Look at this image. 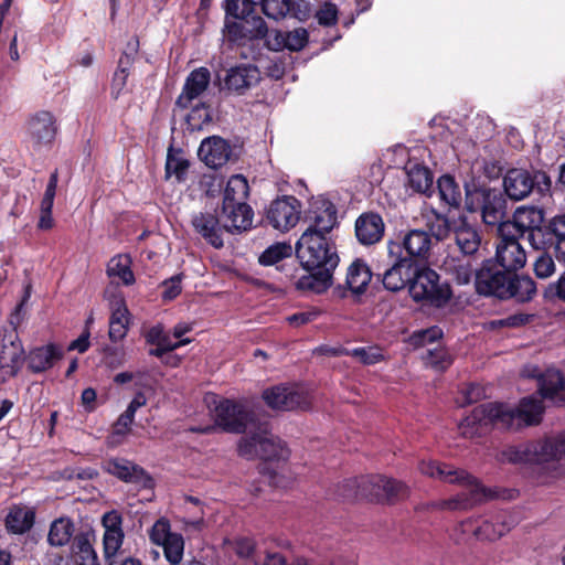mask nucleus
<instances>
[{
	"label": "nucleus",
	"instance_id": "1",
	"mask_svg": "<svg viewBox=\"0 0 565 565\" xmlns=\"http://www.w3.org/2000/svg\"><path fill=\"white\" fill-rule=\"evenodd\" d=\"M552 181L546 172L510 169L503 179V191L475 183L465 185L466 212H505L507 196L521 201L535 191L542 198L551 196Z\"/></svg>",
	"mask_w": 565,
	"mask_h": 565
},
{
	"label": "nucleus",
	"instance_id": "2",
	"mask_svg": "<svg viewBox=\"0 0 565 565\" xmlns=\"http://www.w3.org/2000/svg\"><path fill=\"white\" fill-rule=\"evenodd\" d=\"M258 0H224L223 28L226 49L236 51L242 60L259 62V41L267 34V22L258 13Z\"/></svg>",
	"mask_w": 565,
	"mask_h": 565
},
{
	"label": "nucleus",
	"instance_id": "3",
	"mask_svg": "<svg viewBox=\"0 0 565 565\" xmlns=\"http://www.w3.org/2000/svg\"><path fill=\"white\" fill-rule=\"evenodd\" d=\"M295 253L300 266L308 273L297 280V289L316 294L327 291L340 262L334 244L328 237H312L310 233H302Z\"/></svg>",
	"mask_w": 565,
	"mask_h": 565
},
{
	"label": "nucleus",
	"instance_id": "4",
	"mask_svg": "<svg viewBox=\"0 0 565 565\" xmlns=\"http://www.w3.org/2000/svg\"><path fill=\"white\" fill-rule=\"evenodd\" d=\"M475 288L480 296L518 302L531 301L536 294V284L530 276L511 274L493 259H484L476 271Z\"/></svg>",
	"mask_w": 565,
	"mask_h": 565
},
{
	"label": "nucleus",
	"instance_id": "5",
	"mask_svg": "<svg viewBox=\"0 0 565 565\" xmlns=\"http://www.w3.org/2000/svg\"><path fill=\"white\" fill-rule=\"evenodd\" d=\"M335 494L343 501L365 499L371 502L395 503L409 494L406 483L381 475L354 477L337 486Z\"/></svg>",
	"mask_w": 565,
	"mask_h": 565
},
{
	"label": "nucleus",
	"instance_id": "6",
	"mask_svg": "<svg viewBox=\"0 0 565 565\" xmlns=\"http://www.w3.org/2000/svg\"><path fill=\"white\" fill-rule=\"evenodd\" d=\"M419 470L424 475L438 478L445 482L465 484L469 488V494L461 492L454 498L435 503V508L440 510H467L484 497L482 484L463 469H454L449 465L437 461H422Z\"/></svg>",
	"mask_w": 565,
	"mask_h": 565
},
{
	"label": "nucleus",
	"instance_id": "7",
	"mask_svg": "<svg viewBox=\"0 0 565 565\" xmlns=\"http://www.w3.org/2000/svg\"><path fill=\"white\" fill-rule=\"evenodd\" d=\"M408 292L415 302L435 308L445 307L452 297L449 282L441 280L440 275L426 263L418 262H415Z\"/></svg>",
	"mask_w": 565,
	"mask_h": 565
},
{
	"label": "nucleus",
	"instance_id": "8",
	"mask_svg": "<svg viewBox=\"0 0 565 565\" xmlns=\"http://www.w3.org/2000/svg\"><path fill=\"white\" fill-rule=\"evenodd\" d=\"M195 231L214 248H222V234H242L254 227V214H195Z\"/></svg>",
	"mask_w": 565,
	"mask_h": 565
},
{
	"label": "nucleus",
	"instance_id": "9",
	"mask_svg": "<svg viewBox=\"0 0 565 565\" xmlns=\"http://www.w3.org/2000/svg\"><path fill=\"white\" fill-rule=\"evenodd\" d=\"M215 425L225 433L243 434L254 423L255 415L235 399L221 398L213 409Z\"/></svg>",
	"mask_w": 565,
	"mask_h": 565
},
{
	"label": "nucleus",
	"instance_id": "10",
	"mask_svg": "<svg viewBox=\"0 0 565 565\" xmlns=\"http://www.w3.org/2000/svg\"><path fill=\"white\" fill-rule=\"evenodd\" d=\"M266 405L276 411H309L312 397L308 391L296 385H276L263 392Z\"/></svg>",
	"mask_w": 565,
	"mask_h": 565
},
{
	"label": "nucleus",
	"instance_id": "11",
	"mask_svg": "<svg viewBox=\"0 0 565 565\" xmlns=\"http://www.w3.org/2000/svg\"><path fill=\"white\" fill-rule=\"evenodd\" d=\"M149 541L163 550L170 565H180L184 554V539L181 533L171 531V523L166 516L159 518L148 530Z\"/></svg>",
	"mask_w": 565,
	"mask_h": 565
},
{
	"label": "nucleus",
	"instance_id": "12",
	"mask_svg": "<svg viewBox=\"0 0 565 565\" xmlns=\"http://www.w3.org/2000/svg\"><path fill=\"white\" fill-rule=\"evenodd\" d=\"M259 444L258 472L267 476L271 482L278 476V469L286 465L289 459L290 450L285 441L278 437H263Z\"/></svg>",
	"mask_w": 565,
	"mask_h": 565
},
{
	"label": "nucleus",
	"instance_id": "13",
	"mask_svg": "<svg viewBox=\"0 0 565 565\" xmlns=\"http://www.w3.org/2000/svg\"><path fill=\"white\" fill-rule=\"evenodd\" d=\"M308 32L303 28L294 31L284 32L280 30H270L267 26V34L259 41V61L264 52H280L285 49L297 52L302 50L308 43Z\"/></svg>",
	"mask_w": 565,
	"mask_h": 565
},
{
	"label": "nucleus",
	"instance_id": "14",
	"mask_svg": "<svg viewBox=\"0 0 565 565\" xmlns=\"http://www.w3.org/2000/svg\"><path fill=\"white\" fill-rule=\"evenodd\" d=\"M512 220H502L498 226L497 243L520 242V238L527 233V241L534 248H539L540 244L544 243L543 239H536L537 236L543 237V228L540 224H533L534 220L525 225L521 220L524 214H511Z\"/></svg>",
	"mask_w": 565,
	"mask_h": 565
},
{
	"label": "nucleus",
	"instance_id": "15",
	"mask_svg": "<svg viewBox=\"0 0 565 565\" xmlns=\"http://www.w3.org/2000/svg\"><path fill=\"white\" fill-rule=\"evenodd\" d=\"M262 73L255 64L241 63L225 71L222 89L231 95L243 96L250 88L257 86Z\"/></svg>",
	"mask_w": 565,
	"mask_h": 565
},
{
	"label": "nucleus",
	"instance_id": "16",
	"mask_svg": "<svg viewBox=\"0 0 565 565\" xmlns=\"http://www.w3.org/2000/svg\"><path fill=\"white\" fill-rule=\"evenodd\" d=\"M105 472L115 476L119 480L134 483L142 489H153L154 479L139 465L124 458H110L103 462Z\"/></svg>",
	"mask_w": 565,
	"mask_h": 565
},
{
	"label": "nucleus",
	"instance_id": "17",
	"mask_svg": "<svg viewBox=\"0 0 565 565\" xmlns=\"http://www.w3.org/2000/svg\"><path fill=\"white\" fill-rule=\"evenodd\" d=\"M249 185L242 174L232 175L224 189L223 206L221 212H253L247 203Z\"/></svg>",
	"mask_w": 565,
	"mask_h": 565
},
{
	"label": "nucleus",
	"instance_id": "18",
	"mask_svg": "<svg viewBox=\"0 0 565 565\" xmlns=\"http://www.w3.org/2000/svg\"><path fill=\"white\" fill-rule=\"evenodd\" d=\"M430 237L429 234L425 230H412L409 231L403 239L402 245L398 243H392L390 245V253L394 254L395 249L397 252L405 250L404 257L414 259L418 263H425L430 250ZM403 257V255H399Z\"/></svg>",
	"mask_w": 565,
	"mask_h": 565
},
{
	"label": "nucleus",
	"instance_id": "19",
	"mask_svg": "<svg viewBox=\"0 0 565 565\" xmlns=\"http://www.w3.org/2000/svg\"><path fill=\"white\" fill-rule=\"evenodd\" d=\"M3 341H8L9 345L3 343L0 350V383L9 377H14L20 372L23 364V345L15 333L4 337Z\"/></svg>",
	"mask_w": 565,
	"mask_h": 565
},
{
	"label": "nucleus",
	"instance_id": "20",
	"mask_svg": "<svg viewBox=\"0 0 565 565\" xmlns=\"http://www.w3.org/2000/svg\"><path fill=\"white\" fill-rule=\"evenodd\" d=\"M64 358V351L56 343H47L31 349L26 355L23 354V362H26L28 370L33 374L44 373Z\"/></svg>",
	"mask_w": 565,
	"mask_h": 565
},
{
	"label": "nucleus",
	"instance_id": "21",
	"mask_svg": "<svg viewBox=\"0 0 565 565\" xmlns=\"http://www.w3.org/2000/svg\"><path fill=\"white\" fill-rule=\"evenodd\" d=\"M57 129L55 117L47 110L35 113L28 121V134L35 147L52 143L56 137Z\"/></svg>",
	"mask_w": 565,
	"mask_h": 565
},
{
	"label": "nucleus",
	"instance_id": "22",
	"mask_svg": "<svg viewBox=\"0 0 565 565\" xmlns=\"http://www.w3.org/2000/svg\"><path fill=\"white\" fill-rule=\"evenodd\" d=\"M198 156L207 167L217 169L230 161L232 147L226 139L211 136L202 140Z\"/></svg>",
	"mask_w": 565,
	"mask_h": 565
},
{
	"label": "nucleus",
	"instance_id": "23",
	"mask_svg": "<svg viewBox=\"0 0 565 565\" xmlns=\"http://www.w3.org/2000/svg\"><path fill=\"white\" fill-rule=\"evenodd\" d=\"M211 73L206 67L193 70L186 77L182 92L175 100V106L186 109L193 99L198 98L209 86Z\"/></svg>",
	"mask_w": 565,
	"mask_h": 565
},
{
	"label": "nucleus",
	"instance_id": "24",
	"mask_svg": "<svg viewBox=\"0 0 565 565\" xmlns=\"http://www.w3.org/2000/svg\"><path fill=\"white\" fill-rule=\"evenodd\" d=\"M354 232L361 245L370 246L383 238L385 224L381 214H360L355 220Z\"/></svg>",
	"mask_w": 565,
	"mask_h": 565
},
{
	"label": "nucleus",
	"instance_id": "25",
	"mask_svg": "<svg viewBox=\"0 0 565 565\" xmlns=\"http://www.w3.org/2000/svg\"><path fill=\"white\" fill-rule=\"evenodd\" d=\"M415 260L405 257H398L393 266L382 275V282L386 290L399 291L405 287L409 288Z\"/></svg>",
	"mask_w": 565,
	"mask_h": 565
},
{
	"label": "nucleus",
	"instance_id": "26",
	"mask_svg": "<svg viewBox=\"0 0 565 565\" xmlns=\"http://www.w3.org/2000/svg\"><path fill=\"white\" fill-rule=\"evenodd\" d=\"M373 277L372 270L366 264V262L362 258H355L347 270L345 278V288L339 286L337 290H339V295L341 297L344 296L347 289H349L352 294L360 296L366 291L369 284L371 282Z\"/></svg>",
	"mask_w": 565,
	"mask_h": 565
},
{
	"label": "nucleus",
	"instance_id": "27",
	"mask_svg": "<svg viewBox=\"0 0 565 565\" xmlns=\"http://www.w3.org/2000/svg\"><path fill=\"white\" fill-rule=\"evenodd\" d=\"M191 162L188 159L185 151L175 147L173 142L170 143L167 150L164 163V180H174L175 183L182 184L188 180Z\"/></svg>",
	"mask_w": 565,
	"mask_h": 565
},
{
	"label": "nucleus",
	"instance_id": "28",
	"mask_svg": "<svg viewBox=\"0 0 565 565\" xmlns=\"http://www.w3.org/2000/svg\"><path fill=\"white\" fill-rule=\"evenodd\" d=\"M499 266L518 274L526 264V253L520 242L497 243L495 255L492 258Z\"/></svg>",
	"mask_w": 565,
	"mask_h": 565
},
{
	"label": "nucleus",
	"instance_id": "29",
	"mask_svg": "<svg viewBox=\"0 0 565 565\" xmlns=\"http://www.w3.org/2000/svg\"><path fill=\"white\" fill-rule=\"evenodd\" d=\"M482 406L486 412L490 431L493 428L502 430L519 429L514 407L503 402H488L483 403Z\"/></svg>",
	"mask_w": 565,
	"mask_h": 565
},
{
	"label": "nucleus",
	"instance_id": "30",
	"mask_svg": "<svg viewBox=\"0 0 565 565\" xmlns=\"http://www.w3.org/2000/svg\"><path fill=\"white\" fill-rule=\"evenodd\" d=\"M514 411L516 426L520 429L523 426L539 425L543 419L545 406L542 398L530 395L521 398Z\"/></svg>",
	"mask_w": 565,
	"mask_h": 565
},
{
	"label": "nucleus",
	"instance_id": "31",
	"mask_svg": "<svg viewBox=\"0 0 565 565\" xmlns=\"http://www.w3.org/2000/svg\"><path fill=\"white\" fill-rule=\"evenodd\" d=\"M34 523L35 511L19 504L12 505L4 519L7 532L14 535L25 534L33 527Z\"/></svg>",
	"mask_w": 565,
	"mask_h": 565
},
{
	"label": "nucleus",
	"instance_id": "32",
	"mask_svg": "<svg viewBox=\"0 0 565 565\" xmlns=\"http://www.w3.org/2000/svg\"><path fill=\"white\" fill-rule=\"evenodd\" d=\"M513 520H508L504 512H499L491 520H484L473 530V535L481 541H495L511 531Z\"/></svg>",
	"mask_w": 565,
	"mask_h": 565
},
{
	"label": "nucleus",
	"instance_id": "33",
	"mask_svg": "<svg viewBox=\"0 0 565 565\" xmlns=\"http://www.w3.org/2000/svg\"><path fill=\"white\" fill-rule=\"evenodd\" d=\"M459 434L463 438L482 437L490 433L482 404L476 406L458 424Z\"/></svg>",
	"mask_w": 565,
	"mask_h": 565
},
{
	"label": "nucleus",
	"instance_id": "34",
	"mask_svg": "<svg viewBox=\"0 0 565 565\" xmlns=\"http://www.w3.org/2000/svg\"><path fill=\"white\" fill-rule=\"evenodd\" d=\"M92 533L79 531L71 544V554L76 565H100L97 554L90 543Z\"/></svg>",
	"mask_w": 565,
	"mask_h": 565
},
{
	"label": "nucleus",
	"instance_id": "35",
	"mask_svg": "<svg viewBox=\"0 0 565 565\" xmlns=\"http://www.w3.org/2000/svg\"><path fill=\"white\" fill-rule=\"evenodd\" d=\"M75 533V524L68 516H61L55 519L49 529L47 543L51 546L62 547L72 544Z\"/></svg>",
	"mask_w": 565,
	"mask_h": 565
},
{
	"label": "nucleus",
	"instance_id": "36",
	"mask_svg": "<svg viewBox=\"0 0 565 565\" xmlns=\"http://www.w3.org/2000/svg\"><path fill=\"white\" fill-rule=\"evenodd\" d=\"M408 184L416 192H426L433 186L434 175L428 167L417 161L408 160L405 166Z\"/></svg>",
	"mask_w": 565,
	"mask_h": 565
},
{
	"label": "nucleus",
	"instance_id": "37",
	"mask_svg": "<svg viewBox=\"0 0 565 565\" xmlns=\"http://www.w3.org/2000/svg\"><path fill=\"white\" fill-rule=\"evenodd\" d=\"M537 384L541 397L553 399L561 391H564L565 377L561 371L547 369L539 375Z\"/></svg>",
	"mask_w": 565,
	"mask_h": 565
},
{
	"label": "nucleus",
	"instance_id": "38",
	"mask_svg": "<svg viewBox=\"0 0 565 565\" xmlns=\"http://www.w3.org/2000/svg\"><path fill=\"white\" fill-rule=\"evenodd\" d=\"M131 264L132 259L130 255H116L109 260L106 273L110 278H119L125 286H131L136 281Z\"/></svg>",
	"mask_w": 565,
	"mask_h": 565
},
{
	"label": "nucleus",
	"instance_id": "39",
	"mask_svg": "<svg viewBox=\"0 0 565 565\" xmlns=\"http://www.w3.org/2000/svg\"><path fill=\"white\" fill-rule=\"evenodd\" d=\"M459 216L462 224L455 230L456 243L462 254L473 255L480 247L481 237L477 230L466 224L465 214H459Z\"/></svg>",
	"mask_w": 565,
	"mask_h": 565
},
{
	"label": "nucleus",
	"instance_id": "40",
	"mask_svg": "<svg viewBox=\"0 0 565 565\" xmlns=\"http://www.w3.org/2000/svg\"><path fill=\"white\" fill-rule=\"evenodd\" d=\"M440 200L449 207L459 209L462 202L461 189L455 178L444 174L437 180Z\"/></svg>",
	"mask_w": 565,
	"mask_h": 565
},
{
	"label": "nucleus",
	"instance_id": "41",
	"mask_svg": "<svg viewBox=\"0 0 565 565\" xmlns=\"http://www.w3.org/2000/svg\"><path fill=\"white\" fill-rule=\"evenodd\" d=\"M426 232L429 237L433 236L437 241H443L455 232V223L448 218V214H427Z\"/></svg>",
	"mask_w": 565,
	"mask_h": 565
},
{
	"label": "nucleus",
	"instance_id": "42",
	"mask_svg": "<svg viewBox=\"0 0 565 565\" xmlns=\"http://www.w3.org/2000/svg\"><path fill=\"white\" fill-rule=\"evenodd\" d=\"M129 311L125 305L116 308L109 318L108 335L110 341L118 342L122 340L128 332Z\"/></svg>",
	"mask_w": 565,
	"mask_h": 565
},
{
	"label": "nucleus",
	"instance_id": "43",
	"mask_svg": "<svg viewBox=\"0 0 565 565\" xmlns=\"http://www.w3.org/2000/svg\"><path fill=\"white\" fill-rule=\"evenodd\" d=\"M292 255V246L286 242H277L268 246L258 257L262 266H274Z\"/></svg>",
	"mask_w": 565,
	"mask_h": 565
},
{
	"label": "nucleus",
	"instance_id": "44",
	"mask_svg": "<svg viewBox=\"0 0 565 565\" xmlns=\"http://www.w3.org/2000/svg\"><path fill=\"white\" fill-rule=\"evenodd\" d=\"M262 12L274 20L285 18L295 11V1L292 0H259Z\"/></svg>",
	"mask_w": 565,
	"mask_h": 565
},
{
	"label": "nucleus",
	"instance_id": "45",
	"mask_svg": "<svg viewBox=\"0 0 565 565\" xmlns=\"http://www.w3.org/2000/svg\"><path fill=\"white\" fill-rule=\"evenodd\" d=\"M340 224L338 214H315L312 223L303 233L312 234L319 237H327V235Z\"/></svg>",
	"mask_w": 565,
	"mask_h": 565
},
{
	"label": "nucleus",
	"instance_id": "46",
	"mask_svg": "<svg viewBox=\"0 0 565 565\" xmlns=\"http://www.w3.org/2000/svg\"><path fill=\"white\" fill-rule=\"evenodd\" d=\"M301 214H262L258 223L270 225L274 230L286 233L300 221Z\"/></svg>",
	"mask_w": 565,
	"mask_h": 565
},
{
	"label": "nucleus",
	"instance_id": "47",
	"mask_svg": "<svg viewBox=\"0 0 565 565\" xmlns=\"http://www.w3.org/2000/svg\"><path fill=\"white\" fill-rule=\"evenodd\" d=\"M530 450L533 463H544L557 460L552 437L531 443Z\"/></svg>",
	"mask_w": 565,
	"mask_h": 565
},
{
	"label": "nucleus",
	"instance_id": "48",
	"mask_svg": "<svg viewBox=\"0 0 565 565\" xmlns=\"http://www.w3.org/2000/svg\"><path fill=\"white\" fill-rule=\"evenodd\" d=\"M185 120L189 130H201L205 124H210L212 121V113L210 106L205 103H200L191 109Z\"/></svg>",
	"mask_w": 565,
	"mask_h": 565
},
{
	"label": "nucleus",
	"instance_id": "49",
	"mask_svg": "<svg viewBox=\"0 0 565 565\" xmlns=\"http://www.w3.org/2000/svg\"><path fill=\"white\" fill-rule=\"evenodd\" d=\"M124 532L104 533L103 545L105 562L122 556L119 550L124 543Z\"/></svg>",
	"mask_w": 565,
	"mask_h": 565
},
{
	"label": "nucleus",
	"instance_id": "50",
	"mask_svg": "<svg viewBox=\"0 0 565 565\" xmlns=\"http://www.w3.org/2000/svg\"><path fill=\"white\" fill-rule=\"evenodd\" d=\"M330 201L332 202V211L349 212L359 210L356 201H354L353 193L348 190L329 192Z\"/></svg>",
	"mask_w": 565,
	"mask_h": 565
},
{
	"label": "nucleus",
	"instance_id": "51",
	"mask_svg": "<svg viewBox=\"0 0 565 565\" xmlns=\"http://www.w3.org/2000/svg\"><path fill=\"white\" fill-rule=\"evenodd\" d=\"M126 355L127 353L124 347L107 344L103 348L102 362L106 367L116 370L125 364Z\"/></svg>",
	"mask_w": 565,
	"mask_h": 565
},
{
	"label": "nucleus",
	"instance_id": "52",
	"mask_svg": "<svg viewBox=\"0 0 565 565\" xmlns=\"http://www.w3.org/2000/svg\"><path fill=\"white\" fill-rule=\"evenodd\" d=\"M345 353L353 358H358L364 365H374L385 359L382 350L377 347L354 348L352 351H347Z\"/></svg>",
	"mask_w": 565,
	"mask_h": 565
},
{
	"label": "nucleus",
	"instance_id": "53",
	"mask_svg": "<svg viewBox=\"0 0 565 565\" xmlns=\"http://www.w3.org/2000/svg\"><path fill=\"white\" fill-rule=\"evenodd\" d=\"M262 440V436L258 434H253L250 436H246L241 438L237 445V452L241 457L245 459H255L259 458V444Z\"/></svg>",
	"mask_w": 565,
	"mask_h": 565
},
{
	"label": "nucleus",
	"instance_id": "54",
	"mask_svg": "<svg viewBox=\"0 0 565 565\" xmlns=\"http://www.w3.org/2000/svg\"><path fill=\"white\" fill-rule=\"evenodd\" d=\"M301 202L294 195H281L271 201L266 212H301Z\"/></svg>",
	"mask_w": 565,
	"mask_h": 565
},
{
	"label": "nucleus",
	"instance_id": "55",
	"mask_svg": "<svg viewBox=\"0 0 565 565\" xmlns=\"http://www.w3.org/2000/svg\"><path fill=\"white\" fill-rule=\"evenodd\" d=\"M428 364L437 371H446L454 362L451 355L444 349L429 350Z\"/></svg>",
	"mask_w": 565,
	"mask_h": 565
},
{
	"label": "nucleus",
	"instance_id": "56",
	"mask_svg": "<svg viewBox=\"0 0 565 565\" xmlns=\"http://www.w3.org/2000/svg\"><path fill=\"white\" fill-rule=\"evenodd\" d=\"M338 7L332 2H324L316 13L320 25L333 26L338 23Z\"/></svg>",
	"mask_w": 565,
	"mask_h": 565
},
{
	"label": "nucleus",
	"instance_id": "57",
	"mask_svg": "<svg viewBox=\"0 0 565 565\" xmlns=\"http://www.w3.org/2000/svg\"><path fill=\"white\" fill-rule=\"evenodd\" d=\"M502 455L511 463H533L530 444L525 447H510Z\"/></svg>",
	"mask_w": 565,
	"mask_h": 565
},
{
	"label": "nucleus",
	"instance_id": "58",
	"mask_svg": "<svg viewBox=\"0 0 565 565\" xmlns=\"http://www.w3.org/2000/svg\"><path fill=\"white\" fill-rule=\"evenodd\" d=\"M58 182L57 170L51 173L49 182L46 184L44 196L41 201L40 212H52L53 202L56 193Z\"/></svg>",
	"mask_w": 565,
	"mask_h": 565
},
{
	"label": "nucleus",
	"instance_id": "59",
	"mask_svg": "<svg viewBox=\"0 0 565 565\" xmlns=\"http://www.w3.org/2000/svg\"><path fill=\"white\" fill-rule=\"evenodd\" d=\"M233 550L239 558H249L256 551V542L249 536H238L233 541Z\"/></svg>",
	"mask_w": 565,
	"mask_h": 565
},
{
	"label": "nucleus",
	"instance_id": "60",
	"mask_svg": "<svg viewBox=\"0 0 565 565\" xmlns=\"http://www.w3.org/2000/svg\"><path fill=\"white\" fill-rule=\"evenodd\" d=\"M182 274L172 276L162 281L163 291L161 294L163 301L174 300L182 291L181 286Z\"/></svg>",
	"mask_w": 565,
	"mask_h": 565
},
{
	"label": "nucleus",
	"instance_id": "61",
	"mask_svg": "<svg viewBox=\"0 0 565 565\" xmlns=\"http://www.w3.org/2000/svg\"><path fill=\"white\" fill-rule=\"evenodd\" d=\"M462 396V403L460 406L471 405L475 403H478L479 401L486 398V388L476 383L468 384L465 388L461 391Z\"/></svg>",
	"mask_w": 565,
	"mask_h": 565
},
{
	"label": "nucleus",
	"instance_id": "62",
	"mask_svg": "<svg viewBox=\"0 0 565 565\" xmlns=\"http://www.w3.org/2000/svg\"><path fill=\"white\" fill-rule=\"evenodd\" d=\"M555 271V264L551 255L542 253L534 263V273L539 278H547Z\"/></svg>",
	"mask_w": 565,
	"mask_h": 565
},
{
	"label": "nucleus",
	"instance_id": "63",
	"mask_svg": "<svg viewBox=\"0 0 565 565\" xmlns=\"http://www.w3.org/2000/svg\"><path fill=\"white\" fill-rule=\"evenodd\" d=\"M440 337H441V331L437 328H431V329L415 331L411 335L409 340H411V343L414 344L415 347H423V345H426L427 343L434 342L435 340H437Z\"/></svg>",
	"mask_w": 565,
	"mask_h": 565
},
{
	"label": "nucleus",
	"instance_id": "64",
	"mask_svg": "<svg viewBox=\"0 0 565 565\" xmlns=\"http://www.w3.org/2000/svg\"><path fill=\"white\" fill-rule=\"evenodd\" d=\"M102 524L105 529L104 533L124 532L122 515L117 510L106 512L102 518Z\"/></svg>",
	"mask_w": 565,
	"mask_h": 565
}]
</instances>
